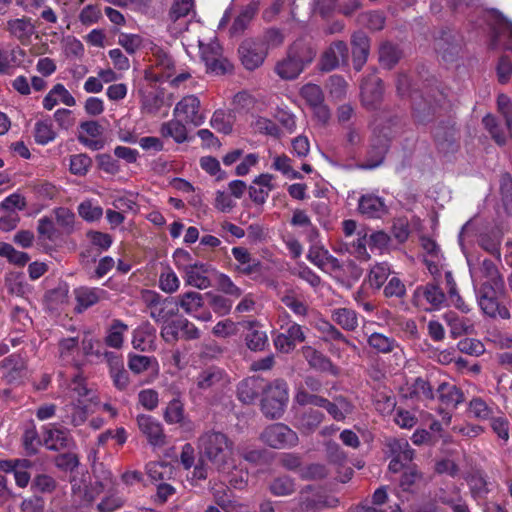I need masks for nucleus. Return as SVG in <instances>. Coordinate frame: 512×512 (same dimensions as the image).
I'll return each instance as SVG.
<instances>
[{
	"instance_id": "17",
	"label": "nucleus",
	"mask_w": 512,
	"mask_h": 512,
	"mask_svg": "<svg viewBox=\"0 0 512 512\" xmlns=\"http://www.w3.org/2000/svg\"><path fill=\"white\" fill-rule=\"evenodd\" d=\"M482 123L497 144L504 145L512 138V123L502 122L492 114H487Z\"/></svg>"
},
{
	"instance_id": "37",
	"label": "nucleus",
	"mask_w": 512,
	"mask_h": 512,
	"mask_svg": "<svg viewBox=\"0 0 512 512\" xmlns=\"http://www.w3.org/2000/svg\"><path fill=\"white\" fill-rule=\"evenodd\" d=\"M177 308L181 307L187 314L193 315L204 305V296L196 291H189L176 298Z\"/></svg>"
},
{
	"instance_id": "4",
	"label": "nucleus",
	"mask_w": 512,
	"mask_h": 512,
	"mask_svg": "<svg viewBox=\"0 0 512 512\" xmlns=\"http://www.w3.org/2000/svg\"><path fill=\"white\" fill-rule=\"evenodd\" d=\"M93 473H97L95 466L93 468ZM95 476L97 480L90 486L85 485L83 488L75 477L70 480L72 493L75 497H78L81 500L82 504H89L93 502L94 499L104 492L109 485H113L114 483L113 475L108 470H103L101 476Z\"/></svg>"
},
{
	"instance_id": "2",
	"label": "nucleus",
	"mask_w": 512,
	"mask_h": 512,
	"mask_svg": "<svg viewBox=\"0 0 512 512\" xmlns=\"http://www.w3.org/2000/svg\"><path fill=\"white\" fill-rule=\"evenodd\" d=\"M397 92L401 97L409 96L412 100L413 117L418 124H427L433 120L437 105L422 97L418 91L410 90V80L406 74H399L396 82Z\"/></svg>"
},
{
	"instance_id": "3",
	"label": "nucleus",
	"mask_w": 512,
	"mask_h": 512,
	"mask_svg": "<svg viewBox=\"0 0 512 512\" xmlns=\"http://www.w3.org/2000/svg\"><path fill=\"white\" fill-rule=\"evenodd\" d=\"M288 385L282 379H276L263 389L261 410L270 419H279L288 403Z\"/></svg>"
},
{
	"instance_id": "12",
	"label": "nucleus",
	"mask_w": 512,
	"mask_h": 512,
	"mask_svg": "<svg viewBox=\"0 0 512 512\" xmlns=\"http://www.w3.org/2000/svg\"><path fill=\"white\" fill-rule=\"evenodd\" d=\"M349 49L344 41L333 42L322 54L320 69L325 72L336 69L339 64H347Z\"/></svg>"
},
{
	"instance_id": "40",
	"label": "nucleus",
	"mask_w": 512,
	"mask_h": 512,
	"mask_svg": "<svg viewBox=\"0 0 512 512\" xmlns=\"http://www.w3.org/2000/svg\"><path fill=\"white\" fill-rule=\"evenodd\" d=\"M281 302L298 317L304 318L308 315L309 306L307 302L292 290L286 291L281 297Z\"/></svg>"
},
{
	"instance_id": "44",
	"label": "nucleus",
	"mask_w": 512,
	"mask_h": 512,
	"mask_svg": "<svg viewBox=\"0 0 512 512\" xmlns=\"http://www.w3.org/2000/svg\"><path fill=\"white\" fill-rule=\"evenodd\" d=\"M444 320L450 327V334L453 338L468 334L472 330V325L468 323L469 321L459 317L454 312L444 314Z\"/></svg>"
},
{
	"instance_id": "43",
	"label": "nucleus",
	"mask_w": 512,
	"mask_h": 512,
	"mask_svg": "<svg viewBox=\"0 0 512 512\" xmlns=\"http://www.w3.org/2000/svg\"><path fill=\"white\" fill-rule=\"evenodd\" d=\"M401 57L402 51L392 43H383L379 49V61L384 68L391 69Z\"/></svg>"
},
{
	"instance_id": "47",
	"label": "nucleus",
	"mask_w": 512,
	"mask_h": 512,
	"mask_svg": "<svg viewBox=\"0 0 512 512\" xmlns=\"http://www.w3.org/2000/svg\"><path fill=\"white\" fill-rule=\"evenodd\" d=\"M78 350V336L61 338L58 342L59 358L66 363H71L74 361V356Z\"/></svg>"
},
{
	"instance_id": "60",
	"label": "nucleus",
	"mask_w": 512,
	"mask_h": 512,
	"mask_svg": "<svg viewBox=\"0 0 512 512\" xmlns=\"http://www.w3.org/2000/svg\"><path fill=\"white\" fill-rule=\"evenodd\" d=\"M164 419L168 424L184 422V407L178 398L172 399L164 412Z\"/></svg>"
},
{
	"instance_id": "13",
	"label": "nucleus",
	"mask_w": 512,
	"mask_h": 512,
	"mask_svg": "<svg viewBox=\"0 0 512 512\" xmlns=\"http://www.w3.org/2000/svg\"><path fill=\"white\" fill-rule=\"evenodd\" d=\"M137 424L150 445L161 447L165 444L166 436L162 424L150 415H139Z\"/></svg>"
},
{
	"instance_id": "36",
	"label": "nucleus",
	"mask_w": 512,
	"mask_h": 512,
	"mask_svg": "<svg viewBox=\"0 0 512 512\" xmlns=\"http://www.w3.org/2000/svg\"><path fill=\"white\" fill-rule=\"evenodd\" d=\"M303 70L304 68L288 53L286 57L275 66L276 74L283 80H294Z\"/></svg>"
},
{
	"instance_id": "48",
	"label": "nucleus",
	"mask_w": 512,
	"mask_h": 512,
	"mask_svg": "<svg viewBox=\"0 0 512 512\" xmlns=\"http://www.w3.org/2000/svg\"><path fill=\"white\" fill-rule=\"evenodd\" d=\"M390 273L391 270L387 263H377L370 269L367 282L370 287L379 290L388 279Z\"/></svg>"
},
{
	"instance_id": "52",
	"label": "nucleus",
	"mask_w": 512,
	"mask_h": 512,
	"mask_svg": "<svg viewBox=\"0 0 512 512\" xmlns=\"http://www.w3.org/2000/svg\"><path fill=\"white\" fill-rule=\"evenodd\" d=\"M476 297L501 298L505 295L504 280L482 282L479 288H475Z\"/></svg>"
},
{
	"instance_id": "49",
	"label": "nucleus",
	"mask_w": 512,
	"mask_h": 512,
	"mask_svg": "<svg viewBox=\"0 0 512 512\" xmlns=\"http://www.w3.org/2000/svg\"><path fill=\"white\" fill-rule=\"evenodd\" d=\"M163 102V94L160 92H141V108L147 114H156L163 106Z\"/></svg>"
},
{
	"instance_id": "25",
	"label": "nucleus",
	"mask_w": 512,
	"mask_h": 512,
	"mask_svg": "<svg viewBox=\"0 0 512 512\" xmlns=\"http://www.w3.org/2000/svg\"><path fill=\"white\" fill-rule=\"evenodd\" d=\"M7 30L22 44H26L30 41L31 36L34 34L35 26L32 23L31 18L22 17L9 20L7 22Z\"/></svg>"
},
{
	"instance_id": "57",
	"label": "nucleus",
	"mask_w": 512,
	"mask_h": 512,
	"mask_svg": "<svg viewBox=\"0 0 512 512\" xmlns=\"http://www.w3.org/2000/svg\"><path fill=\"white\" fill-rule=\"evenodd\" d=\"M208 298V304L211 309L219 316L227 315L232 308V300L223 295L213 294L211 292L205 294Z\"/></svg>"
},
{
	"instance_id": "20",
	"label": "nucleus",
	"mask_w": 512,
	"mask_h": 512,
	"mask_svg": "<svg viewBox=\"0 0 512 512\" xmlns=\"http://www.w3.org/2000/svg\"><path fill=\"white\" fill-rule=\"evenodd\" d=\"M232 255L235 260L239 263L237 271L243 275H252L260 273L262 270V263L254 258L247 248L244 247H233Z\"/></svg>"
},
{
	"instance_id": "19",
	"label": "nucleus",
	"mask_w": 512,
	"mask_h": 512,
	"mask_svg": "<svg viewBox=\"0 0 512 512\" xmlns=\"http://www.w3.org/2000/svg\"><path fill=\"white\" fill-rule=\"evenodd\" d=\"M61 419L65 424L75 427L82 425L88 417V405L86 400L77 399L66 404L61 411Z\"/></svg>"
},
{
	"instance_id": "29",
	"label": "nucleus",
	"mask_w": 512,
	"mask_h": 512,
	"mask_svg": "<svg viewBox=\"0 0 512 512\" xmlns=\"http://www.w3.org/2000/svg\"><path fill=\"white\" fill-rule=\"evenodd\" d=\"M324 418L323 412L309 408L296 417V425L303 433L310 434L320 426Z\"/></svg>"
},
{
	"instance_id": "11",
	"label": "nucleus",
	"mask_w": 512,
	"mask_h": 512,
	"mask_svg": "<svg viewBox=\"0 0 512 512\" xmlns=\"http://www.w3.org/2000/svg\"><path fill=\"white\" fill-rule=\"evenodd\" d=\"M175 117H183L187 123L200 126L205 121V115L200 112V100L195 95L183 97L173 110Z\"/></svg>"
},
{
	"instance_id": "59",
	"label": "nucleus",
	"mask_w": 512,
	"mask_h": 512,
	"mask_svg": "<svg viewBox=\"0 0 512 512\" xmlns=\"http://www.w3.org/2000/svg\"><path fill=\"white\" fill-rule=\"evenodd\" d=\"M212 128L223 134L232 132V116L223 110H216L210 120Z\"/></svg>"
},
{
	"instance_id": "1",
	"label": "nucleus",
	"mask_w": 512,
	"mask_h": 512,
	"mask_svg": "<svg viewBox=\"0 0 512 512\" xmlns=\"http://www.w3.org/2000/svg\"><path fill=\"white\" fill-rule=\"evenodd\" d=\"M197 447L201 456L217 471L225 472L230 469L234 443L227 434L208 429L199 436Z\"/></svg>"
},
{
	"instance_id": "24",
	"label": "nucleus",
	"mask_w": 512,
	"mask_h": 512,
	"mask_svg": "<svg viewBox=\"0 0 512 512\" xmlns=\"http://www.w3.org/2000/svg\"><path fill=\"white\" fill-rule=\"evenodd\" d=\"M287 53L305 69L314 61L317 51L311 43L304 40H297L290 45Z\"/></svg>"
},
{
	"instance_id": "46",
	"label": "nucleus",
	"mask_w": 512,
	"mask_h": 512,
	"mask_svg": "<svg viewBox=\"0 0 512 512\" xmlns=\"http://www.w3.org/2000/svg\"><path fill=\"white\" fill-rule=\"evenodd\" d=\"M245 342L247 347L252 351H262L268 343V337L265 331H262L250 324L245 334Z\"/></svg>"
},
{
	"instance_id": "33",
	"label": "nucleus",
	"mask_w": 512,
	"mask_h": 512,
	"mask_svg": "<svg viewBox=\"0 0 512 512\" xmlns=\"http://www.w3.org/2000/svg\"><path fill=\"white\" fill-rule=\"evenodd\" d=\"M501 298L477 297V302L483 313L491 318L499 316L502 319H509V310L500 303Z\"/></svg>"
},
{
	"instance_id": "16",
	"label": "nucleus",
	"mask_w": 512,
	"mask_h": 512,
	"mask_svg": "<svg viewBox=\"0 0 512 512\" xmlns=\"http://www.w3.org/2000/svg\"><path fill=\"white\" fill-rule=\"evenodd\" d=\"M383 83L376 76L365 78L361 84V98L363 105L368 109H374L382 100Z\"/></svg>"
},
{
	"instance_id": "50",
	"label": "nucleus",
	"mask_w": 512,
	"mask_h": 512,
	"mask_svg": "<svg viewBox=\"0 0 512 512\" xmlns=\"http://www.w3.org/2000/svg\"><path fill=\"white\" fill-rule=\"evenodd\" d=\"M34 138L39 145H46L56 138V132L50 120H40L35 123Z\"/></svg>"
},
{
	"instance_id": "38",
	"label": "nucleus",
	"mask_w": 512,
	"mask_h": 512,
	"mask_svg": "<svg viewBox=\"0 0 512 512\" xmlns=\"http://www.w3.org/2000/svg\"><path fill=\"white\" fill-rule=\"evenodd\" d=\"M128 331V326L119 319H113L107 329L105 344L114 349H120L123 345L124 334Z\"/></svg>"
},
{
	"instance_id": "62",
	"label": "nucleus",
	"mask_w": 512,
	"mask_h": 512,
	"mask_svg": "<svg viewBox=\"0 0 512 512\" xmlns=\"http://www.w3.org/2000/svg\"><path fill=\"white\" fill-rule=\"evenodd\" d=\"M92 165V159L87 154H76L70 157V172L77 176H84Z\"/></svg>"
},
{
	"instance_id": "28",
	"label": "nucleus",
	"mask_w": 512,
	"mask_h": 512,
	"mask_svg": "<svg viewBox=\"0 0 512 512\" xmlns=\"http://www.w3.org/2000/svg\"><path fill=\"white\" fill-rule=\"evenodd\" d=\"M437 147L443 152L453 151L455 147V129L450 123H440L433 129Z\"/></svg>"
},
{
	"instance_id": "35",
	"label": "nucleus",
	"mask_w": 512,
	"mask_h": 512,
	"mask_svg": "<svg viewBox=\"0 0 512 512\" xmlns=\"http://www.w3.org/2000/svg\"><path fill=\"white\" fill-rule=\"evenodd\" d=\"M257 10H258V4H256V3H250L247 6H245L241 10L239 15L234 19V21L230 27V34L232 36L241 35L246 30V28L248 27V25L250 24V22L256 15Z\"/></svg>"
},
{
	"instance_id": "10",
	"label": "nucleus",
	"mask_w": 512,
	"mask_h": 512,
	"mask_svg": "<svg viewBox=\"0 0 512 512\" xmlns=\"http://www.w3.org/2000/svg\"><path fill=\"white\" fill-rule=\"evenodd\" d=\"M435 50L446 62H453L462 48V37L455 31L442 30L435 38Z\"/></svg>"
},
{
	"instance_id": "32",
	"label": "nucleus",
	"mask_w": 512,
	"mask_h": 512,
	"mask_svg": "<svg viewBox=\"0 0 512 512\" xmlns=\"http://www.w3.org/2000/svg\"><path fill=\"white\" fill-rule=\"evenodd\" d=\"M103 293L104 290L100 288L79 287L75 289L74 294L77 301L76 310L82 312L95 305L100 300Z\"/></svg>"
},
{
	"instance_id": "63",
	"label": "nucleus",
	"mask_w": 512,
	"mask_h": 512,
	"mask_svg": "<svg viewBox=\"0 0 512 512\" xmlns=\"http://www.w3.org/2000/svg\"><path fill=\"white\" fill-rule=\"evenodd\" d=\"M55 466L64 472H72L79 466L78 456L72 452L61 453L54 458Z\"/></svg>"
},
{
	"instance_id": "27",
	"label": "nucleus",
	"mask_w": 512,
	"mask_h": 512,
	"mask_svg": "<svg viewBox=\"0 0 512 512\" xmlns=\"http://www.w3.org/2000/svg\"><path fill=\"white\" fill-rule=\"evenodd\" d=\"M321 408L336 421H343L353 411V405L343 396H337L333 401L324 398Z\"/></svg>"
},
{
	"instance_id": "9",
	"label": "nucleus",
	"mask_w": 512,
	"mask_h": 512,
	"mask_svg": "<svg viewBox=\"0 0 512 512\" xmlns=\"http://www.w3.org/2000/svg\"><path fill=\"white\" fill-rule=\"evenodd\" d=\"M230 383L227 373L220 367L204 368L195 378V384L202 391H219Z\"/></svg>"
},
{
	"instance_id": "45",
	"label": "nucleus",
	"mask_w": 512,
	"mask_h": 512,
	"mask_svg": "<svg viewBox=\"0 0 512 512\" xmlns=\"http://www.w3.org/2000/svg\"><path fill=\"white\" fill-rule=\"evenodd\" d=\"M367 243V233L358 231L356 240L345 243V251L361 261H367L370 259L366 248Z\"/></svg>"
},
{
	"instance_id": "21",
	"label": "nucleus",
	"mask_w": 512,
	"mask_h": 512,
	"mask_svg": "<svg viewBox=\"0 0 512 512\" xmlns=\"http://www.w3.org/2000/svg\"><path fill=\"white\" fill-rule=\"evenodd\" d=\"M302 353L309 366L321 372H328L332 375L338 374V368L323 353L317 351L311 346H304Z\"/></svg>"
},
{
	"instance_id": "7",
	"label": "nucleus",
	"mask_w": 512,
	"mask_h": 512,
	"mask_svg": "<svg viewBox=\"0 0 512 512\" xmlns=\"http://www.w3.org/2000/svg\"><path fill=\"white\" fill-rule=\"evenodd\" d=\"M281 330L273 339L276 350L281 353H290L306 339L303 327L294 321L289 320L285 326H281Z\"/></svg>"
},
{
	"instance_id": "64",
	"label": "nucleus",
	"mask_w": 512,
	"mask_h": 512,
	"mask_svg": "<svg viewBox=\"0 0 512 512\" xmlns=\"http://www.w3.org/2000/svg\"><path fill=\"white\" fill-rule=\"evenodd\" d=\"M125 499L116 493L104 497L98 504L99 512H114L124 506Z\"/></svg>"
},
{
	"instance_id": "51",
	"label": "nucleus",
	"mask_w": 512,
	"mask_h": 512,
	"mask_svg": "<svg viewBox=\"0 0 512 512\" xmlns=\"http://www.w3.org/2000/svg\"><path fill=\"white\" fill-rule=\"evenodd\" d=\"M467 483L471 492V496L475 500H483L489 493L488 482L481 474H473L467 479Z\"/></svg>"
},
{
	"instance_id": "58",
	"label": "nucleus",
	"mask_w": 512,
	"mask_h": 512,
	"mask_svg": "<svg viewBox=\"0 0 512 512\" xmlns=\"http://www.w3.org/2000/svg\"><path fill=\"white\" fill-rule=\"evenodd\" d=\"M269 489L275 496H287L295 491V483L288 476H280L270 483Z\"/></svg>"
},
{
	"instance_id": "15",
	"label": "nucleus",
	"mask_w": 512,
	"mask_h": 512,
	"mask_svg": "<svg viewBox=\"0 0 512 512\" xmlns=\"http://www.w3.org/2000/svg\"><path fill=\"white\" fill-rule=\"evenodd\" d=\"M352 61L356 71H360L367 62L370 52V39L363 31H356L351 36Z\"/></svg>"
},
{
	"instance_id": "26",
	"label": "nucleus",
	"mask_w": 512,
	"mask_h": 512,
	"mask_svg": "<svg viewBox=\"0 0 512 512\" xmlns=\"http://www.w3.org/2000/svg\"><path fill=\"white\" fill-rule=\"evenodd\" d=\"M438 400L448 408H456L464 401L463 392L454 384L442 382L436 389Z\"/></svg>"
},
{
	"instance_id": "42",
	"label": "nucleus",
	"mask_w": 512,
	"mask_h": 512,
	"mask_svg": "<svg viewBox=\"0 0 512 512\" xmlns=\"http://www.w3.org/2000/svg\"><path fill=\"white\" fill-rule=\"evenodd\" d=\"M368 345L378 353L387 354L398 347L397 341L382 333L374 332L368 337Z\"/></svg>"
},
{
	"instance_id": "54",
	"label": "nucleus",
	"mask_w": 512,
	"mask_h": 512,
	"mask_svg": "<svg viewBox=\"0 0 512 512\" xmlns=\"http://www.w3.org/2000/svg\"><path fill=\"white\" fill-rule=\"evenodd\" d=\"M153 365H157V360L154 357L132 353L128 355V367L135 374H141Z\"/></svg>"
},
{
	"instance_id": "56",
	"label": "nucleus",
	"mask_w": 512,
	"mask_h": 512,
	"mask_svg": "<svg viewBox=\"0 0 512 512\" xmlns=\"http://www.w3.org/2000/svg\"><path fill=\"white\" fill-rule=\"evenodd\" d=\"M358 22L370 30L378 31L384 27L385 16L380 11H369L360 14Z\"/></svg>"
},
{
	"instance_id": "30",
	"label": "nucleus",
	"mask_w": 512,
	"mask_h": 512,
	"mask_svg": "<svg viewBox=\"0 0 512 512\" xmlns=\"http://www.w3.org/2000/svg\"><path fill=\"white\" fill-rule=\"evenodd\" d=\"M264 387L261 382L255 378L242 380L237 386L238 399L244 404L253 403L259 396Z\"/></svg>"
},
{
	"instance_id": "31",
	"label": "nucleus",
	"mask_w": 512,
	"mask_h": 512,
	"mask_svg": "<svg viewBox=\"0 0 512 512\" xmlns=\"http://www.w3.org/2000/svg\"><path fill=\"white\" fill-rule=\"evenodd\" d=\"M178 308L175 297H165L161 302L149 312L150 317L157 323H167L172 317L176 316Z\"/></svg>"
},
{
	"instance_id": "53",
	"label": "nucleus",
	"mask_w": 512,
	"mask_h": 512,
	"mask_svg": "<svg viewBox=\"0 0 512 512\" xmlns=\"http://www.w3.org/2000/svg\"><path fill=\"white\" fill-rule=\"evenodd\" d=\"M410 395L423 400H433L435 398L431 383L422 377H417L411 384Z\"/></svg>"
},
{
	"instance_id": "39",
	"label": "nucleus",
	"mask_w": 512,
	"mask_h": 512,
	"mask_svg": "<svg viewBox=\"0 0 512 512\" xmlns=\"http://www.w3.org/2000/svg\"><path fill=\"white\" fill-rule=\"evenodd\" d=\"M387 147L384 144H373L367 151L365 161L356 164V168L361 170H372L383 164Z\"/></svg>"
},
{
	"instance_id": "34",
	"label": "nucleus",
	"mask_w": 512,
	"mask_h": 512,
	"mask_svg": "<svg viewBox=\"0 0 512 512\" xmlns=\"http://www.w3.org/2000/svg\"><path fill=\"white\" fill-rule=\"evenodd\" d=\"M160 134L164 138H172L179 144L188 140L187 128L179 119H172L162 123Z\"/></svg>"
},
{
	"instance_id": "23",
	"label": "nucleus",
	"mask_w": 512,
	"mask_h": 512,
	"mask_svg": "<svg viewBox=\"0 0 512 512\" xmlns=\"http://www.w3.org/2000/svg\"><path fill=\"white\" fill-rule=\"evenodd\" d=\"M0 367L4 370L3 379L11 384L21 379L25 361L19 354H11L0 361Z\"/></svg>"
},
{
	"instance_id": "14",
	"label": "nucleus",
	"mask_w": 512,
	"mask_h": 512,
	"mask_svg": "<svg viewBox=\"0 0 512 512\" xmlns=\"http://www.w3.org/2000/svg\"><path fill=\"white\" fill-rule=\"evenodd\" d=\"M215 269L208 263L195 262L185 266L187 284L198 289H206L211 286L209 275L215 274Z\"/></svg>"
},
{
	"instance_id": "61",
	"label": "nucleus",
	"mask_w": 512,
	"mask_h": 512,
	"mask_svg": "<svg viewBox=\"0 0 512 512\" xmlns=\"http://www.w3.org/2000/svg\"><path fill=\"white\" fill-rule=\"evenodd\" d=\"M300 95L311 108L324 102L322 89L316 84L304 85L300 90Z\"/></svg>"
},
{
	"instance_id": "5",
	"label": "nucleus",
	"mask_w": 512,
	"mask_h": 512,
	"mask_svg": "<svg viewBox=\"0 0 512 512\" xmlns=\"http://www.w3.org/2000/svg\"><path fill=\"white\" fill-rule=\"evenodd\" d=\"M412 302L426 311L440 310L446 302V295L437 283L429 282L416 287Z\"/></svg>"
},
{
	"instance_id": "41",
	"label": "nucleus",
	"mask_w": 512,
	"mask_h": 512,
	"mask_svg": "<svg viewBox=\"0 0 512 512\" xmlns=\"http://www.w3.org/2000/svg\"><path fill=\"white\" fill-rule=\"evenodd\" d=\"M332 319L346 331H354L358 327L357 313L349 308H337L332 313Z\"/></svg>"
},
{
	"instance_id": "8",
	"label": "nucleus",
	"mask_w": 512,
	"mask_h": 512,
	"mask_svg": "<svg viewBox=\"0 0 512 512\" xmlns=\"http://www.w3.org/2000/svg\"><path fill=\"white\" fill-rule=\"evenodd\" d=\"M238 53L243 66L251 71L261 66L267 55L264 44L252 38L245 39L240 44Z\"/></svg>"
},
{
	"instance_id": "6",
	"label": "nucleus",
	"mask_w": 512,
	"mask_h": 512,
	"mask_svg": "<svg viewBox=\"0 0 512 512\" xmlns=\"http://www.w3.org/2000/svg\"><path fill=\"white\" fill-rule=\"evenodd\" d=\"M261 439L275 449L295 446L298 443L297 434L283 423L269 425L261 433Z\"/></svg>"
},
{
	"instance_id": "18",
	"label": "nucleus",
	"mask_w": 512,
	"mask_h": 512,
	"mask_svg": "<svg viewBox=\"0 0 512 512\" xmlns=\"http://www.w3.org/2000/svg\"><path fill=\"white\" fill-rule=\"evenodd\" d=\"M44 443L47 449L51 451L71 449L75 446V442L69 431L55 426L46 429L44 434Z\"/></svg>"
},
{
	"instance_id": "22",
	"label": "nucleus",
	"mask_w": 512,
	"mask_h": 512,
	"mask_svg": "<svg viewBox=\"0 0 512 512\" xmlns=\"http://www.w3.org/2000/svg\"><path fill=\"white\" fill-rule=\"evenodd\" d=\"M358 210L368 218H381L387 213V206L381 197L374 194H366L360 197Z\"/></svg>"
},
{
	"instance_id": "55",
	"label": "nucleus",
	"mask_w": 512,
	"mask_h": 512,
	"mask_svg": "<svg viewBox=\"0 0 512 512\" xmlns=\"http://www.w3.org/2000/svg\"><path fill=\"white\" fill-rule=\"evenodd\" d=\"M215 275V285L220 292L234 298H239L242 295V289L238 287L228 275L219 272H215Z\"/></svg>"
}]
</instances>
